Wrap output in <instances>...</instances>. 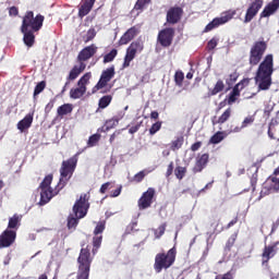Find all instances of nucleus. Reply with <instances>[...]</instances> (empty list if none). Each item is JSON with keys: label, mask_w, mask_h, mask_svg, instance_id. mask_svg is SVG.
Returning <instances> with one entry per match:
<instances>
[{"label": "nucleus", "mask_w": 279, "mask_h": 279, "mask_svg": "<svg viewBox=\"0 0 279 279\" xmlns=\"http://www.w3.org/2000/svg\"><path fill=\"white\" fill-rule=\"evenodd\" d=\"M77 156H80V153H76L74 156L69 158L68 160H63L61 163V168L59 170L60 172V179L54 187L52 190L51 187L47 189H40V206H45V204H49L66 184H69V180L73 178V173H75V169H77Z\"/></svg>", "instance_id": "f257e3e1"}, {"label": "nucleus", "mask_w": 279, "mask_h": 279, "mask_svg": "<svg viewBox=\"0 0 279 279\" xmlns=\"http://www.w3.org/2000/svg\"><path fill=\"white\" fill-rule=\"evenodd\" d=\"M97 53V46L95 44H92L90 46H87L83 48L77 56V62L78 65H73V68L70 70L65 83L61 89V95H64L66 90H69V86H71V82H75L86 71V64L84 62L90 60L93 56Z\"/></svg>", "instance_id": "f03ea898"}, {"label": "nucleus", "mask_w": 279, "mask_h": 279, "mask_svg": "<svg viewBox=\"0 0 279 279\" xmlns=\"http://www.w3.org/2000/svg\"><path fill=\"white\" fill-rule=\"evenodd\" d=\"M274 71V54H266L255 74V84H257L258 90L271 88Z\"/></svg>", "instance_id": "7ed1b4c3"}, {"label": "nucleus", "mask_w": 279, "mask_h": 279, "mask_svg": "<svg viewBox=\"0 0 279 279\" xmlns=\"http://www.w3.org/2000/svg\"><path fill=\"white\" fill-rule=\"evenodd\" d=\"M77 265L76 279L90 278V265H93V257L90 256V248H88V246L81 248L77 257Z\"/></svg>", "instance_id": "20e7f679"}, {"label": "nucleus", "mask_w": 279, "mask_h": 279, "mask_svg": "<svg viewBox=\"0 0 279 279\" xmlns=\"http://www.w3.org/2000/svg\"><path fill=\"white\" fill-rule=\"evenodd\" d=\"M175 256H178V248L173 246L167 253H158L155 256L154 269L156 274H160L162 269H169L175 263Z\"/></svg>", "instance_id": "39448f33"}, {"label": "nucleus", "mask_w": 279, "mask_h": 279, "mask_svg": "<svg viewBox=\"0 0 279 279\" xmlns=\"http://www.w3.org/2000/svg\"><path fill=\"white\" fill-rule=\"evenodd\" d=\"M43 23H45V15L37 14L34 16V11H27L23 16L21 27L31 32H40L43 29Z\"/></svg>", "instance_id": "423d86ee"}, {"label": "nucleus", "mask_w": 279, "mask_h": 279, "mask_svg": "<svg viewBox=\"0 0 279 279\" xmlns=\"http://www.w3.org/2000/svg\"><path fill=\"white\" fill-rule=\"evenodd\" d=\"M267 51V43L265 40L255 41L250 49L248 63L251 66H258Z\"/></svg>", "instance_id": "0eeeda50"}, {"label": "nucleus", "mask_w": 279, "mask_h": 279, "mask_svg": "<svg viewBox=\"0 0 279 279\" xmlns=\"http://www.w3.org/2000/svg\"><path fill=\"white\" fill-rule=\"evenodd\" d=\"M93 78V73L87 72L76 82V87H72L70 89V99H82L86 92L88 90V84H90V80Z\"/></svg>", "instance_id": "6e6552de"}, {"label": "nucleus", "mask_w": 279, "mask_h": 279, "mask_svg": "<svg viewBox=\"0 0 279 279\" xmlns=\"http://www.w3.org/2000/svg\"><path fill=\"white\" fill-rule=\"evenodd\" d=\"M90 199V193H83L80 196V199H77L73 205V213L75 217L78 219H84L86 215H88V209L90 208V203H88Z\"/></svg>", "instance_id": "1a4fd4ad"}, {"label": "nucleus", "mask_w": 279, "mask_h": 279, "mask_svg": "<svg viewBox=\"0 0 279 279\" xmlns=\"http://www.w3.org/2000/svg\"><path fill=\"white\" fill-rule=\"evenodd\" d=\"M117 75L114 71V65H111L101 72L100 78L97 84L92 88V94L95 95L101 88H106L108 86V82H111Z\"/></svg>", "instance_id": "9d476101"}, {"label": "nucleus", "mask_w": 279, "mask_h": 279, "mask_svg": "<svg viewBox=\"0 0 279 279\" xmlns=\"http://www.w3.org/2000/svg\"><path fill=\"white\" fill-rule=\"evenodd\" d=\"M236 15V10H229L221 14L220 17L214 19L211 22H209L205 28L204 32H213V29H216V27H219V25H226L229 21H232L234 16Z\"/></svg>", "instance_id": "9b49d317"}, {"label": "nucleus", "mask_w": 279, "mask_h": 279, "mask_svg": "<svg viewBox=\"0 0 279 279\" xmlns=\"http://www.w3.org/2000/svg\"><path fill=\"white\" fill-rule=\"evenodd\" d=\"M145 49V46L141 41H133L126 49V53L124 56V61L122 63V69L130 68V64H132V60L136 58V53H141Z\"/></svg>", "instance_id": "f8f14e48"}, {"label": "nucleus", "mask_w": 279, "mask_h": 279, "mask_svg": "<svg viewBox=\"0 0 279 279\" xmlns=\"http://www.w3.org/2000/svg\"><path fill=\"white\" fill-rule=\"evenodd\" d=\"M155 199L156 189L148 187L147 191L144 192L137 201L138 210H147V208H151V204H154Z\"/></svg>", "instance_id": "ddd939ff"}, {"label": "nucleus", "mask_w": 279, "mask_h": 279, "mask_svg": "<svg viewBox=\"0 0 279 279\" xmlns=\"http://www.w3.org/2000/svg\"><path fill=\"white\" fill-rule=\"evenodd\" d=\"M184 16V9L180 5L170 7L166 13V23L168 25H178Z\"/></svg>", "instance_id": "4468645a"}, {"label": "nucleus", "mask_w": 279, "mask_h": 279, "mask_svg": "<svg viewBox=\"0 0 279 279\" xmlns=\"http://www.w3.org/2000/svg\"><path fill=\"white\" fill-rule=\"evenodd\" d=\"M173 38H175V28L166 27L158 33L157 40L161 47H171L173 45Z\"/></svg>", "instance_id": "2eb2a0df"}, {"label": "nucleus", "mask_w": 279, "mask_h": 279, "mask_svg": "<svg viewBox=\"0 0 279 279\" xmlns=\"http://www.w3.org/2000/svg\"><path fill=\"white\" fill-rule=\"evenodd\" d=\"M16 241V231L7 229L0 234V248L10 247Z\"/></svg>", "instance_id": "dca6fc26"}, {"label": "nucleus", "mask_w": 279, "mask_h": 279, "mask_svg": "<svg viewBox=\"0 0 279 279\" xmlns=\"http://www.w3.org/2000/svg\"><path fill=\"white\" fill-rule=\"evenodd\" d=\"M260 8H263V4L260 2H256V0L252 2L246 10L244 23H252L254 16H256V14H258V12L260 11Z\"/></svg>", "instance_id": "f3484780"}, {"label": "nucleus", "mask_w": 279, "mask_h": 279, "mask_svg": "<svg viewBox=\"0 0 279 279\" xmlns=\"http://www.w3.org/2000/svg\"><path fill=\"white\" fill-rule=\"evenodd\" d=\"M136 36H138V27L133 26L131 28H129L119 39V45L123 46V45H128L130 43H132V40H134V38H136Z\"/></svg>", "instance_id": "a211bd4d"}, {"label": "nucleus", "mask_w": 279, "mask_h": 279, "mask_svg": "<svg viewBox=\"0 0 279 279\" xmlns=\"http://www.w3.org/2000/svg\"><path fill=\"white\" fill-rule=\"evenodd\" d=\"M95 1L97 0H83L81 5L78 7V19H84V16H88L90 11L95 7Z\"/></svg>", "instance_id": "6ab92c4d"}, {"label": "nucleus", "mask_w": 279, "mask_h": 279, "mask_svg": "<svg viewBox=\"0 0 279 279\" xmlns=\"http://www.w3.org/2000/svg\"><path fill=\"white\" fill-rule=\"evenodd\" d=\"M210 156L205 153L196 158L195 166L193 167V173H202L204 169H206V165H208Z\"/></svg>", "instance_id": "aec40b11"}, {"label": "nucleus", "mask_w": 279, "mask_h": 279, "mask_svg": "<svg viewBox=\"0 0 279 279\" xmlns=\"http://www.w3.org/2000/svg\"><path fill=\"white\" fill-rule=\"evenodd\" d=\"M21 32L24 35L23 36V43L26 45V47L32 48L36 44V31H29V28L21 27Z\"/></svg>", "instance_id": "412c9836"}, {"label": "nucleus", "mask_w": 279, "mask_h": 279, "mask_svg": "<svg viewBox=\"0 0 279 279\" xmlns=\"http://www.w3.org/2000/svg\"><path fill=\"white\" fill-rule=\"evenodd\" d=\"M278 245H279V241L275 242L272 245H268L264 247V251L262 254L264 264L269 263V260H271V258L276 256V247H278Z\"/></svg>", "instance_id": "4be33fe9"}, {"label": "nucleus", "mask_w": 279, "mask_h": 279, "mask_svg": "<svg viewBox=\"0 0 279 279\" xmlns=\"http://www.w3.org/2000/svg\"><path fill=\"white\" fill-rule=\"evenodd\" d=\"M32 123H34V113H28L17 123V130H20V132H25V130L32 128Z\"/></svg>", "instance_id": "5701e85b"}, {"label": "nucleus", "mask_w": 279, "mask_h": 279, "mask_svg": "<svg viewBox=\"0 0 279 279\" xmlns=\"http://www.w3.org/2000/svg\"><path fill=\"white\" fill-rule=\"evenodd\" d=\"M279 3L275 2L274 0L268 3L260 13V19H267L275 14L278 11Z\"/></svg>", "instance_id": "b1692460"}, {"label": "nucleus", "mask_w": 279, "mask_h": 279, "mask_svg": "<svg viewBox=\"0 0 279 279\" xmlns=\"http://www.w3.org/2000/svg\"><path fill=\"white\" fill-rule=\"evenodd\" d=\"M22 219H23V216L19 214H14L13 217L9 218V223H8L9 230H13L16 232V230L21 228Z\"/></svg>", "instance_id": "393cba45"}, {"label": "nucleus", "mask_w": 279, "mask_h": 279, "mask_svg": "<svg viewBox=\"0 0 279 279\" xmlns=\"http://www.w3.org/2000/svg\"><path fill=\"white\" fill-rule=\"evenodd\" d=\"M73 112V104H63L57 109V117L60 119H64L66 114H71Z\"/></svg>", "instance_id": "a878e982"}, {"label": "nucleus", "mask_w": 279, "mask_h": 279, "mask_svg": "<svg viewBox=\"0 0 279 279\" xmlns=\"http://www.w3.org/2000/svg\"><path fill=\"white\" fill-rule=\"evenodd\" d=\"M119 125V119L112 118L106 121L105 125L98 129V132H110V130Z\"/></svg>", "instance_id": "bb28decb"}, {"label": "nucleus", "mask_w": 279, "mask_h": 279, "mask_svg": "<svg viewBox=\"0 0 279 279\" xmlns=\"http://www.w3.org/2000/svg\"><path fill=\"white\" fill-rule=\"evenodd\" d=\"M230 117H232V108H227L226 111L218 118V120L215 122L213 121V125H223L227 121L230 120Z\"/></svg>", "instance_id": "cd10ccee"}, {"label": "nucleus", "mask_w": 279, "mask_h": 279, "mask_svg": "<svg viewBox=\"0 0 279 279\" xmlns=\"http://www.w3.org/2000/svg\"><path fill=\"white\" fill-rule=\"evenodd\" d=\"M247 84H250V81L247 78L242 80L233 87L231 93L233 95H236L238 97H241V92L243 90V88H245V86H247Z\"/></svg>", "instance_id": "c85d7f7f"}, {"label": "nucleus", "mask_w": 279, "mask_h": 279, "mask_svg": "<svg viewBox=\"0 0 279 279\" xmlns=\"http://www.w3.org/2000/svg\"><path fill=\"white\" fill-rule=\"evenodd\" d=\"M110 104H112V95L102 96L98 100V108H100V110H106Z\"/></svg>", "instance_id": "c756f323"}, {"label": "nucleus", "mask_w": 279, "mask_h": 279, "mask_svg": "<svg viewBox=\"0 0 279 279\" xmlns=\"http://www.w3.org/2000/svg\"><path fill=\"white\" fill-rule=\"evenodd\" d=\"M184 145V136H179L175 138V141H172L170 144L171 151H178V149H182V146Z\"/></svg>", "instance_id": "7c9ffc66"}, {"label": "nucleus", "mask_w": 279, "mask_h": 279, "mask_svg": "<svg viewBox=\"0 0 279 279\" xmlns=\"http://www.w3.org/2000/svg\"><path fill=\"white\" fill-rule=\"evenodd\" d=\"M80 219L77 216L73 217V215H70L68 217V230H75L80 223Z\"/></svg>", "instance_id": "2f4dec72"}, {"label": "nucleus", "mask_w": 279, "mask_h": 279, "mask_svg": "<svg viewBox=\"0 0 279 279\" xmlns=\"http://www.w3.org/2000/svg\"><path fill=\"white\" fill-rule=\"evenodd\" d=\"M236 233L231 234V236L228 239L226 245H225V252L228 254L229 252H232V247H234V244L236 243Z\"/></svg>", "instance_id": "473e14b6"}, {"label": "nucleus", "mask_w": 279, "mask_h": 279, "mask_svg": "<svg viewBox=\"0 0 279 279\" xmlns=\"http://www.w3.org/2000/svg\"><path fill=\"white\" fill-rule=\"evenodd\" d=\"M104 241V235H95L93 238V254H97L98 250L101 247V242Z\"/></svg>", "instance_id": "72a5a7b5"}, {"label": "nucleus", "mask_w": 279, "mask_h": 279, "mask_svg": "<svg viewBox=\"0 0 279 279\" xmlns=\"http://www.w3.org/2000/svg\"><path fill=\"white\" fill-rule=\"evenodd\" d=\"M223 88H226V84H223L222 80H218L214 88L211 89L210 95H219V93H222Z\"/></svg>", "instance_id": "f704fd0d"}, {"label": "nucleus", "mask_w": 279, "mask_h": 279, "mask_svg": "<svg viewBox=\"0 0 279 279\" xmlns=\"http://www.w3.org/2000/svg\"><path fill=\"white\" fill-rule=\"evenodd\" d=\"M119 51L117 49H112L109 53L105 54L104 57V64H108L110 62L114 61V58H117Z\"/></svg>", "instance_id": "c9c22d12"}, {"label": "nucleus", "mask_w": 279, "mask_h": 279, "mask_svg": "<svg viewBox=\"0 0 279 279\" xmlns=\"http://www.w3.org/2000/svg\"><path fill=\"white\" fill-rule=\"evenodd\" d=\"M223 138H226L223 136V132L218 131L216 134H214L210 137L209 143H211V145H219V143H221V141H223Z\"/></svg>", "instance_id": "e433bc0d"}, {"label": "nucleus", "mask_w": 279, "mask_h": 279, "mask_svg": "<svg viewBox=\"0 0 279 279\" xmlns=\"http://www.w3.org/2000/svg\"><path fill=\"white\" fill-rule=\"evenodd\" d=\"M101 141V134L96 133L89 136L87 141V147H95Z\"/></svg>", "instance_id": "4c0bfd02"}, {"label": "nucleus", "mask_w": 279, "mask_h": 279, "mask_svg": "<svg viewBox=\"0 0 279 279\" xmlns=\"http://www.w3.org/2000/svg\"><path fill=\"white\" fill-rule=\"evenodd\" d=\"M174 175L177 180H184V175H186V167L177 166L174 169Z\"/></svg>", "instance_id": "58836bf2"}, {"label": "nucleus", "mask_w": 279, "mask_h": 279, "mask_svg": "<svg viewBox=\"0 0 279 279\" xmlns=\"http://www.w3.org/2000/svg\"><path fill=\"white\" fill-rule=\"evenodd\" d=\"M45 88H47V82L41 81L39 82L34 89V99H36V97H38V95H40V93H43V90H45Z\"/></svg>", "instance_id": "ea45409f"}, {"label": "nucleus", "mask_w": 279, "mask_h": 279, "mask_svg": "<svg viewBox=\"0 0 279 279\" xmlns=\"http://www.w3.org/2000/svg\"><path fill=\"white\" fill-rule=\"evenodd\" d=\"M51 182H53V174L46 175L40 183L39 189H51Z\"/></svg>", "instance_id": "a19ab883"}, {"label": "nucleus", "mask_w": 279, "mask_h": 279, "mask_svg": "<svg viewBox=\"0 0 279 279\" xmlns=\"http://www.w3.org/2000/svg\"><path fill=\"white\" fill-rule=\"evenodd\" d=\"M149 3H151V0H137L134 5V10L143 12L145 7L149 5Z\"/></svg>", "instance_id": "79ce46f5"}, {"label": "nucleus", "mask_w": 279, "mask_h": 279, "mask_svg": "<svg viewBox=\"0 0 279 279\" xmlns=\"http://www.w3.org/2000/svg\"><path fill=\"white\" fill-rule=\"evenodd\" d=\"M104 230H106V222H105V220L99 221L96 225V227L94 229V235L95 236H99V234H104Z\"/></svg>", "instance_id": "37998d69"}, {"label": "nucleus", "mask_w": 279, "mask_h": 279, "mask_svg": "<svg viewBox=\"0 0 279 279\" xmlns=\"http://www.w3.org/2000/svg\"><path fill=\"white\" fill-rule=\"evenodd\" d=\"M147 175V170H142L137 172L131 180V182H135L136 184H140L143 180H145V177Z\"/></svg>", "instance_id": "c03bdc74"}, {"label": "nucleus", "mask_w": 279, "mask_h": 279, "mask_svg": "<svg viewBox=\"0 0 279 279\" xmlns=\"http://www.w3.org/2000/svg\"><path fill=\"white\" fill-rule=\"evenodd\" d=\"M111 189H114V182H112V181L106 182V183H104V184L100 186L99 193H100L101 195H106V193H107L108 191H110Z\"/></svg>", "instance_id": "a18cd8bd"}, {"label": "nucleus", "mask_w": 279, "mask_h": 279, "mask_svg": "<svg viewBox=\"0 0 279 279\" xmlns=\"http://www.w3.org/2000/svg\"><path fill=\"white\" fill-rule=\"evenodd\" d=\"M238 80H239V72L234 71V72L231 73V74L229 75V77L226 80V84H227V86H229V88H230V86H233L234 83H235Z\"/></svg>", "instance_id": "49530a36"}, {"label": "nucleus", "mask_w": 279, "mask_h": 279, "mask_svg": "<svg viewBox=\"0 0 279 279\" xmlns=\"http://www.w3.org/2000/svg\"><path fill=\"white\" fill-rule=\"evenodd\" d=\"M184 82V72L182 71H177L175 74H174V83L177 86H182Z\"/></svg>", "instance_id": "de8ad7c7"}, {"label": "nucleus", "mask_w": 279, "mask_h": 279, "mask_svg": "<svg viewBox=\"0 0 279 279\" xmlns=\"http://www.w3.org/2000/svg\"><path fill=\"white\" fill-rule=\"evenodd\" d=\"M219 45V38L213 37L206 46L207 51H214L216 47Z\"/></svg>", "instance_id": "09e8293b"}, {"label": "nucleus", "mask_w": 279, "mask_h": 279, "mask_svg": "<svg viewBox=\"0 0 279 279\" xmlns=\"http://www.w3.org/2000/svg\"><path fill=\"white\" fill-rule=\"evenodd\" d=\"M95 36H97V31H95V28H89L84 36V43H90V40H94Z\"/></svg>", "instance_id": "8fccbe9b"}, {"label": "nucleus", "mask_w": 279, "mask_h": 279, "mask_svg": "<svg viewBox=\"0 0 279 279\" xmlns=\"http://www.w3.org/2000/svg\"><path fill=\"white\" fill-rule=\"evenodd\" d=\"M162 128V122L157 121L155 122L150 129H149V134L150 136H154V134H156L157 132H160V129Z\"/></svg>", "instance_id": "3c124183"}, {"label": "nucleus", "mask_w": 279, "mask_h": 279, "mask_svg": "<svg viewBox=\"0 0 279 279\" xmlns=\"http://www.w3.org/2000/svg\"><path fill=\"white\" fill-rule=\"evenodd\" d=\"M167 230V222H163L161 226L158 227V229L155 231L156 239H160L165 234Z\"/></svg>", "instance_id": "603ef678"}, {"label": "nucleus", "mask_w": 279, "mask_h": 279, "mask_svg": "<svg viewBox=\"0 0 279 279\" xmlns=\"http://www.w3.org/2000/svg\"><path fill=\"white\" fill-rule=\"evenodd\" d=\"M254 121H256L255 116H247L242 122V128H248V125H252Z\"/></svg>", "instance_id": "864d4df0"}, {"label": "nucleus", "mask_w": 279, "mask_h": 279, "mask_svg": "<svg viewBox=\"0 0 279 279\" xmlns=\"http://www.w3.org/2000/svg\"><path fill=\"white\" fill-rule=\"evenodd\" d=\"M123 191V185H119L116 190L111 191L109 197H119Z\"/></svg>", "instance_id": "5fc2aeb1"}, {"label": "nucleus", "mask_w": 279, "mask_h": 279, "mask_svg": "<svg viewBox=\"0 0 279 279\" xmlns=\"http://www.w3.org/2000/svg\"><path fill=\"white\" fill-rule=\"evenodd\" d=\"M53 106H54V102L53 100H50L46 107H45V113L46 114H49V112H51V110H53Z\"/></svg>", "instance_id": "6e6d98bb"}, {"label": "nucleus", "mask_w": 279, "mask_h": 279, "mask_svg": "<svg viewBox=\"0 0 279 279\" xmlns=\"http://www.w3.org/2000/svg\"><path fill=\"white\" fill-rule=\"evenodd\" d=\"M170 175H173V161H171L168 165L167 172H166V178H170Z\"/></svg>", "instance_id": "4d7b16f0"}, {"label": "nucleus", "mask_w": 279, "mask_h": 279, "mask_svg": "<svg viewBox=\"0 0 279 279\" xmlns=\"http://www.w3.org/2000/svg\"><path fill=\"white\" fill-rule=\"evenodd\" d=\"M236 223H239V216H236L234 219H232V220L226 226V230H230V228H232L233 226H236Z\"/></svg>", "instance_id": "13d9d810"}, {"label": "nucleus", "mask_w": 279, "mask_h": 279, "mask_svg": "<svg viewBox=\"0 0 279 279\" xmlns=\"http://www.w3.org/2000/svg\"><path fill=\"white\" fill-rule=\"evenodd\" d=\"M9 16H19V8L16 7H11L9 9Z\"/></svg>", "instance_id": "bf43d9fd"}, {"label": "nucleus", "mask_w": 279, "mask_h": 279, "mask_svg": "<svg viewBox=\"0 0 279 279\" xmlns=\"http://www.w3.org/2000/svg\"><path fill=\"white\" fill-rule=\"evenodd\" d=\"M236 97H239V96H236V94H233V93L231 92V93L229 94L228 104H229V105L234 104V102L236 101Z\"/></svg>", "instance_id": "052dcab7"}, {"label": "nucleus", "mask_w": 279, "mask_h": 279, "mask_svg": "<svg viewBox=\"0 0 279 279\" xmlns=\"http://www.w3.org/2000/svg\"><path fill=\"white\" fill-rule=\"evenodd\" d=\"M215 279H233L232 272H227L225 275H218Z\"/></svg>", "instance_id": "680f3d73"}, {"label": "nucleus", "mask_w": 279, "mask_h": 279, "mask_svg": "<svg viewBox=\"0 0 279 279\" xmlns=\"http://www.w3.org/2000/svg\"><path fill=\"white\" fill-rule=\"evenodd\" d=\"M138 130H141V124H136L134 126H131L129 130V134H136V132H138Z\"/></svg>", "instance_id": "e2e57ef3"}, {"label": "nucleus", "mask_w": 279, "mask_h": 279, "mask_svg": "<svg viewBox=\"0 0 279 279\" xmlns=\"http://www.w3.org/2000/svg\"><path fill=\"white\" fill-rule=\"evenodd\" d=\"M201 147H202V142H196V143L192 144L191 150L197 151Z\"/></svg>", "instance_id": "0e129e2a"}, {"label": "nucleus", "mask_w": 279, "mask_h": 279, "mask_svg": "<svg viewBox=\"0 0 279 279\" xmlns=\"http://www.w3.org/2000/svg\"><path fill=\"white\" fill-rule=\"evenodd\" d=\"M217 227H219V220L216 222V228L214 229V234H220V232H223V228L220 230H217Z\"/></svg>", "instance_id": "69168bd1"}, {"label": "nucleus", "mask_w": 279, "mask_h": 279, "mask_svg": "<svg viewBox=\"0 0 279 279\" xmlns=\"http://www.w3.org/2000/svg\"><path fill=\"white\" fill-rule=\"evenodd\" d=\"M158 117H160V114L158 113V111H151L150 112V119H158Z\"/></svg>", "instance_id": "338daca9"}, {"label": "nucleus", "mask_w": 279, "mask_h": 279, "mask_svg": "<svg viewBox=\"0 0 279 279\" xmlns=\"http://www.w3.org/2000/svg\"><path fill=\"white\" fill-rule=\"evenodd\" d=\"M226 105H227L226 100L219 102L218 108H217V112H219V110H222V108H226Z\"/></svg>", "instance_id": "774afa93"}]
</instances>
